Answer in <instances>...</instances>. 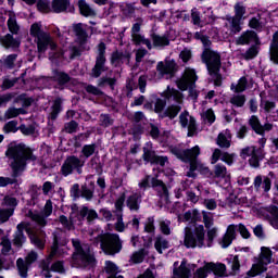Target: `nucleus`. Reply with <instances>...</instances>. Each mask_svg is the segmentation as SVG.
<instances>
[{"instance_id":"nucleus-49","label":"nucleus","mask_w":278,"mask_h":278,"mask_svg":"<svg viewBox=\"0 0 278 278\" xmlns=\"http://www.w3.org/2000/svg\"><path fill=\"white\" fill-rule=\"evenodd\" d=\"M14 214V208H5L2 207L0 210V223H8L10 220V216Z\"/></svg>"},{"instance_id":"nucleus-51","label":"nucleus","mask_w":278,"mask_h":278,"mask_svg":"<svg viewBox=\"0 0 278 278\" xmlns=\"http://www.w3.org/2000/svg\"><path fill=\"white\" fill-rule=\"evenodd\" d=\"M260 157H262V148L257 149V151L254 152V155L250 157V165L257 168V166H260Z\"/></svg>"},{"instance_id":"nucleus-64","label":"nucleus","mask_w":278,"mask_h":278,"mask_svg":"<svg viewBox=\"0 0 278 278\" xmlns=\"http://www.w3.org/2000/svg\"><path fill=\"white\" fill-rule=\"evenodd\" d=\"M194 38L195 40H201L202 45L204 47H210L211 45V41H210V38H207L205 35H203L201 31H197L194 34Z\"/></svg>"},{"instance_id":"nucleus-10","label":"nucleus","mask_w":278,"mask_h":278,"mask_svg":"<svg viewBox=\"0 0 278 278\" xmlns=\"http://www.w3.org/2000/svg\"><path fill=\"white\" fill-rule=\"evenodd\" d=\"M197 81V72L194 70L187 67L185 70V73L182 77L177 81V87L179 90H188L189 88V97L193 99V101H197L199 98V91L193 88L194 84Z\"/></svg>"},{"instance_id":"nucleus-24","label":"nucleus","mask_w":278,"mask_h":278,"mask_svg":"<svg viewBox=\"0 0 278 278\" xmlns=\"http://www.w3.org/2000/svg\"><path fill=\"white\" fill-rule=\"evenodd\" d=\"M143 160L159 166H166V164H168V157L155 155V152L147 149H144Z\"/></svg>"},{"instance_id":"nucleus-27","label":"nucleus","mask_w":278,"mask_h":278,"mask_svg":"<svg viewBox=\"0 0 278 278\" xmlns=\"http://www.w3.org/2000/svg\"><path fill=\"white\" fill-rule=\"evenodd\" d=\"M270 178L268 177H264L262 178V176H256L254 178V188L257 192H269L270 191Z\"/></svg>"},{"instance_id":"nucleus-22","label":"nucleus","mask_w":278,"mask_h":278,"mask_svg":"<svg viewBox=\"0 0 278 278\" xmlns=\"http://www.w3.org/2000/svg\"><path fill=\"white\" fill-rule=\"evenodd\" d=\"M179 123L181 127L188 129V136H194V131H197V119L190 115L188 112H182L179 116Z\"/></svg>"},{"instance_id":"nucleus-6","label":"nucleus","mask_w":278,"mask_h":278,"mask_svg":"<svg viewBox=\"0 0 278 278\" xmlns=\"http://www.w3.org/2000/svg\"><path fill=\"white\" fill-rule=\"evenodd\" d=\"M23 231L28 233L30 242H33L37 249H45V232L31 230V227L27 223H21L17 225V231L15 232L13 240L15 247H23L24 244L25 235H23Z\"/></svg>"},{"instance_id":"nucleus-7","label":"nucleus","mask_w":278,"mask_h":278,"mask_svg":"<svg viewBox=\"0 0 278 278\" xmlns=\"http://www.w3.org/2000/svg\"><path fill=\"white\" fill-rule=\"evenodd\" d=\"M184 244L187 249L205 248V227L197 225L194 229L190 226L185 227Z\"/></svg>"},{"instance_id":"nucleus-60","label":"nucleus","mask_w":278,"mask_h":278,"mask_svg":"<svg viewBox=\"0 0 278 278\" xmlns=\"http://www.w3.org/2000/svg\"><path fill=\"white\" fill-rule=\"evenodd\" d=\"M257 151V149H255V147H248V148H244L242 151H241V157L243 160H247V157H252L255 152Z\"/></svg>"},{"instance_id":"nucleus-61","label":"nucleus","mask_w":278,"mask_h":278,"mask_svg":"<svg viewBox=\"0 0 278 278\" xmlns=\"http://www.w3.org/2000/svg\"><path fill=\"white\" fill-rule=\"evenodd\" d=\"M202 117L206 123H210V125H212V123L216 121V115L214 114V111H212V109H208L206 112H204Z\"/></svg>"},{"instance_id":"nucleus-15","label":"nucleus","mask_w":278,"mask_h":278,"mask_svg":"<svg viewBox=\"0 0 278 278\" xmlns=\"http://www.w3.org/2000/svg\"><path fill=\"white\" fill-rule=\"evenodd\" d=\"M244 14H247V7H244L242 2H237L235 4V16L227 18L228 23H230V29L233 31V34L242 31V27L240 25H242V22L244 18H247Z\"/></svg>"},{"instance_id":"nucleus-59","label":"nucleus","mask_w":278,"mask_h":278,"mask_svg":"<svg viewBox=\"0 0 278 278\" xmlns=\"http://www.w3.org/2000/svg\"><path fill=\"white\" fill-rule=\"evenodd\" d=\"M270 60L274 64H278V43L270 46Z\"/></svg>"},{"instance_id":"nucleus-54","label":"nucleus","mask_w":278,"mask_h":278,"mask_svg":"<svg viewBox=\"0 0 278 278\" xmlns=\"http://www.w3.org/2000/svg\"><path fill=\"white\" fill-rule=\"evenodd\" d=\"M257 53H260V49L257 46H253L243 54V58L245 60H253V58H256Z\"/></svg>"},{"instance_id":"nucleus-28","label":"nucleus","mask_w":278,"mask_h":278,"mask_svg":"<svg viewBox=\"0 0 278 278\" xmlns=\"http://www.w3.org/2000/svg\"><path fill=\"white\" fill-rule=\"evenodd\" d=\"M253 42L254 45H257L260 42V39L257 38V34L253 30H248L243 33L238 39V45H251Z\"/></svg>"},{"instance_id":"nucleus-17","label":"nucleus","mask_w":278,"mask_h":278,"mask_svg":"<svg viewBox=\"0 0 278 278\" xmlns=\"http://www.w3.org/2000/svg\"><path fill=\"white\" fill-rule=\"evenodd\" d=\"M51 214H53V202H51V200H48L43 206L41 214L29 211L27 216L28 218H31L34 223H37V225H39L40 227H45V225H47V218H49Z\"/></svg>"},{"instance_id":"nucleus-11","label":"nucleus","mask_w":278,"mask_h":278,"mask_svg":"<svg viewBox=\"0 0 278 278\" xmlns=\"http://www.w3.org/2000/svg\"><path fill=\"white\" fill-rule=\"evenodd\" d=\"M210 273H213L215 277H225L227 275V266L223 263L204 262V265L193 273V278H207Z\"/></svg>"},{"instance_id":"nucleus-62","label":"nucleus","mask_w":278,"mask_h":278,"mask_svg":"<svg viewBox=\"0 0 278 278\" xmlns=\"http://www.w3.org/2000/svg\"><path fill=\"white\" fill-rule=\"evenodd\" d=\"M94 144H86L83 147L81 153L85 157H90L94 154Z\"/></svg>"},{"instance_id":"nucleus-42","label":"nucleus","mask_w":278,"mask_h":278,"mask_svg":"<svg viewBox=\"0 0 278 278\" xmlns=\"http://www.w3.org/2000/svg\"><path fill=\"white\" fill-rule=\"evenodd\" d=\"M207 239L205 242V247H212V242H214V239L216 238V236H218V228L217 227H213V228H207Z\"/></svg>"},{"instance_id":"nucleus-47","label":"nucleus","mask_w":278,"mask_h":278,"mask_svg":"<svg viewBox=\"0 0 278 278\" xmlns=\"http://www.w3.org/2000/svg\"><path fill=\"white\" fill-rule=\"evenodd\" d=\"M153 45L154 47H168L169 41L168 38H166L165 36L154 35Z\"/></svg>"},{"instance_id":"nucleus-8","label":"nucleus","mask_w":278,"mask_h":278,"mask_svg":"<svg viewBox=\"0 0 278 278\" xmlns=\"http://www.w3.org/2000/svg\"><path fill=\"white\" fill-rule=\"evenodd\" d=\"M273 263V251L268 248H261V254L258 257L254 258V263L251 269L248 271V277H257L262 273L268 270V265Z\"/></svg>"},{"instance_id":"nucleus-53","label":"nucleus","mask_w":278,"mask_h":278,"mask_svg":"<svg viewBox=\"0 0 278 278\" xmlns=\"http://www.w3.org/2000/svg\"><path fill=\"white\" fill-rule=\"evenodd\" d=\"M17 126H18V123L16 121H11L5 124L4 131L7 134H16V131H18Z\"/></svg>"},{"instance_id":"nucleus-9","label":"nucleus","mask_w":278,"mask_h":278,"mask_svg":"<svg viewBox=\"0 0 278 278\" xmlns=\"http://www.w3.org/2000/svg\"><path fill=\"white\" fill-rule=\"evenodd\" d=\"M98 240L100 241V247L102 251L106 255H114L116 253H121V249H123V244L121 243V238H118V235H98Z\"/></svg>"},{"instance_id":"nucleus-63","label":"nucleus","mask_w":278,"mask_h":278,"mask_svg":"<svg viewBox=\"0 0 278 278\" xmlns=\"http://www.w3.org/2000/svg\"><path fill=\"white\" fill-rule=\"evenodd\" d=\"M0 244L2 247V255H7L10 251H12V244L10 243V240L3 238Z\"/></svg>"},{"instance_id":"nucleus-48","label":"nucleus","mask_w":278,"mask_h":278,"mask_svg":"<svg viewBox=\"0 0 278 278\" xmlns=\"http://www.w3.org/2000/svg\"><path fill=\"white\" fill-rule=\"evenodd\" d=\"M250 125L256 134H264V127L260 125V119L256 116L250 118Z\"/></svg>"},{"instance_id":"nucleus-38","label":"nucleus","mask_w":278,"mask_h":278,"mask_svg":"<svg viewBox=\"0 0 278 278\" xmlns=\"http://www.w3.org/2000/svg\"><path fill=\"white\" fill-rule=\"evenodd\" d=\"M8 27L11 34H18V30L21 29L16 22V15L12 12H9Z\"/></svg>"},{"instance_id":"nucleus-44","label":"nucleus","mask_w":278,"mask_h":278,"mask_svg":"<svg viewBox=\"0 0 278 278\" xmlns=\"http://www.w3.org/2000/svg\"><path fill=\"white\" fill-rule=\"evenodd\" d=\"M81 216H86L87 220H94V218H98L99 215L97 214V211L92 208H88L84 206L80 211Z\"/></svg>"},{"instance_id":"nucleus-32","label":"nucleus","mask_w":278,"mask_h":278,"mask_svg":"<svg viewBox=\"0 0 278 278\" xmlns=\"http://www.w3.org/2000/svg\"><path fill=\"white\" fill-rule=\"evenodd\" d=\"M129 58H131V54L128 52L123 53V52H114L111 58L112 64L114 66H118V64H123L126 62V64H129Z\"/></svg>"},{"instance_id":"nucleus-39","label":"nucleus","mask_w":278,"mask_h":278,"mask_svg":"<svg viewBox=\"0 0 278 278\" xmlns=\"http://www.w3.org/2000/svg\"><path fill=\"white\" fill-rule=\"evenodd\" d=\"M105 270L110 275L109 278H123L122 275L116 276L118 274V266L111 261L105 262Z\"/></svg>"},{"instance_id":"nucleus-43","label":"nucleus","mask_w":278,"mask_h":278,"mask_svg":"<svg viewBox=\"0 0 278 278\" xmlns=\"http://www.w3.org/2000/svg\"><path fill=\"white\" fill-rule=\"evenodd\" d=\"M154 247H155L157 253H162L163 251H165V249H168L169 243L166 239L159 237V238H156Z\"/></svg>"},{"instance_id":"nucleus-14","label":"nucleus","mask_w":278,"mask_h":278,"mask_svg":"<svg viewBox=\"0 0 278 278\" xmlns=\"http://www.w3.org/2000/svg\"><path fill=\"white\" fill-rule=\"evenodd\" d=\"M166 99H173L177 104H172L168 106V109L165 111V116H168V118H175L177 114L181 111V103L184 101V96L178 90L167 87V90L165 92Z\"/></svg>"},{"instance_id":"nucleus-2","label":"nucleus","mask_w":278,"mask_h":278,"mask_svg":"<svg viewBox=\"0 0 278 278\" xmlns=\"http://www.w3.org/2000/svg\"><path fill=\"white\" fill-rule=\"evenodd\" d=\"M7 157L13 160L11 163L13 172L18 175L25 170L27 166V160H36V156L31 153V150L24 144L11 143L5 152Z\"/></svg>"},{"instance_id":"nucleus-33","label":"nucleus","mask_w":278,"mask_h":278,"mask_svg":"<svg viewBox=\"0 0 278 278\" xmlns=\"http://www.w3.org/2000/svg\"><path fill=\"white\" fill-rule=\"evenodd\" d=\"M140 203H142V200L138 193H134L126 201V205L131 212H138V210H140Z\"/></svg>"},{"instance_id":"nucleus-37","label":"nucleus","mask_w":278,"mask_h":278,"mask_svg":"<svg viewBox=\"0 0 278 278\" xmlns=\"http://www.w3.org/2000/svg\"><path fill=\"white\" fill-rule=\"evenodd\" d=\"M78 8L80 10V14L83 16H94V11L90 8V4L86 2V0L78 1Z\"/></svg>"},{"instance_id":"nucleus-5","label":"nucleus","mask_w":278,"mask_h":278,"mask_svg":"<svg viewBox=\"0 0 278 278\" xmlns=\"http://www.w3.org/2000/svg\"><path fill=\"white\" fill-rule=\"evenodd\" d=\"M72 244L75 252L72 257L73 266L76 268H87V266H94V256L90 252L88 244H81L79 239H73Z\"/></svg>"},{"instance_id":"nucleus-46","label":"nucleus","mask_w":278,"mask_h":278,"mask_svg":"<svg viewBox=\"0 0 278 278\" xmlns=\"http://www.w3.org/2000/svg\"><path fill=\"white\" fill-rule=\"evenodd\" d=\"M230 103L232 105H236V108H242V105L247 103V98L244 97V94H235L230 99Z\"/></svg>"},{"instance_id":"nucleus-29","label":"nucleus","mask_w":278,"mask_h":278,"mask_svg":"<svg viewBox=\"0 0 278 278\" xmlns=\"http://www.w3.org/2000/svg\"><path fill=\"white\" fill-rule=\"evenodd\" d=\"M214 179L217 181H229V172H227V167L223 164L215 165L214 168Z\"/></svg>"},{"instance_id":"nucleus-41","label":"nucleus","mask_w":278,"mask_h":278,"mask_svg":"<svg viewBox=\"0 0 278 278\" xmlns=\"http://www.w3.org/2000/svg\"><path fill=\"white\" fill-rule=\"evenodd\" d=\"M59 112H62V99H60V98L54 100V103L52 105V112L50 114V118H52V121H55V118H58Z\"/></svg>"},{"instance_id":"nucleus-21","label":"nucleus","mask_w":278,"mask_h":278,"mask_svg":"<svg viewBox=\"0 0 278 278\" xmlns=\"http://www.w3.org/2000/svg\"><path fill=\"white\" fill-rule=\"evenodd\" d=\"M140 23H135L131 27V40L134 45L140 46L144 45L148 49H153V45H151V40L147 39L142 34H140Z\"/></svg>"},{"instance_id":"nucleus-1","label":"nucleus","mask_w":278,"mask_h":278,"mask_svg":"<svg viewBox=\"0 0 278 278\" xmlns=\"http://www.w3.org/2000/svg\"><path fill=\"white\" fill-rule=\"evenodd\" d=\"M30 36L35 38L37 42V49L39 53H45L47 49H51L49 58L51 62H58V60H73L76 55H79V49L64 47V50L58 49V45L53 40V37L49 33L42 30V24L35 23L30 26Z\"/></svg>"},{"instance_id":"nucleus-12","label":"nucleus","mask_w":278,"mask_h":278,"mask_svg":"<svg viewBox=\"0 0 278 278\" xmlns=\"http://www.w3.org/2000/svg\"><path fill=\"white\" fill-rule=\"evenodd\" d=\"M202 60L206 64L210 75L217 77L215 86H220V80H218V71H220V55L210 49H205L202 54Z\"/></svg>"},{"instance_id":"nucleus-18","label":"nucleus","mask_w":278,"mask_h":278,"mask_svg":"<svg viewBox=\"0 0 278 278\" xmlns=\"http://www.w3.org/2000/svg\"><path fill=\"white\" fill-rule=\"evenodd\" d=\"M105 43L101 42L98 46V55L96 58V65L91 71L92 77H101V73H105Z\"/></svg>"},{"instance_id":"nucleus-13","label":"nucleus","mask_w":278,"mask_h":278,"mask_svg":"<svg viewBox=\"0 0 278 278\" xmlns=\"http://www.w3.org/2000/svg\"><path fill=\"white\" fill-rule=\"evenodd\" d=\"M239 230L240 236L242 238H251V232H249V229H247V226L239 224V225H229L227 227L226 233L224 235L223 239L219 241V244L222 249H227L228 247H231V242L236 240V231Z\"/></svg>"},{"instance_id":"nucleus-45","label":"nucleus","mask_w":278,"mask_h":278,"mask_svg":"<svg viewBox=\"0 0 278 278\" xmlns=\"http://www.w3.org/2000/svg\"><path fill=\"white\" fill-rule=\"evenodd\" d=\"M20 114H25V110L23 109H16V108H10L5 113H4V118L10 119V118H16Z\"/></svg>"},{"instance_id":"nucleus-40","label":"nucleus","mask_w":278,"mask_h":278,"mask_svg":"<svg viewBox=\"0 0 278 278\" xmlns=\"http://www.w3.org/2000/svg\"><path fill=\"white\" fill-rule=\"evenodd\" d=\"M247 77H241L238 80V84H231L230 90H232L233 92H244L247 90Z\"/></svg>"},{"instance_id":"nucleus-36","label":"nucleus","mask_w":278,"mask_h":278,"mask_svg":"<svg viewBox=\"0 0 278 278\" xmlns=\"http://www.w3.org/2000/svg\"><path fill=\"white\" fill-rule=\"evenodd\" d=\"M0 42L2 47H5V49H10V47H18L20 42L14 39V37L11 34H7L3 37H0Z\"/></svg>"},{"instance_id":"nucleus-30","label":"nucleus","mask_w":278,"mask_h":278,"mask_svg":"<svg viewBox=\"0 0 278 278\" xmlns=\"http://www.w3.org/2000/svg\"><path fill=\"white\" fill-rule=\"evenodd\" d=\"M88 26L86 24L74 25V34L80 45H84L88 40V33H86Z\"/></svg>"},{"instance_id":"nucleus-4","label":"nucleus","mask_w":278,"mask_h":278,"mask_svg":"<svg viewBox=\"0 0 278 278\" xmlns=\"http://www.w3.org/2000/svg\"><path fill=\"white\" fill-rule=\"evenodd\" d=\"M62 247H66V241H64L62 244H60V241L58 240V237L54 236V242H53V245L51 248L50 255L46 261H43L40 264L41 275L43 277L50 278L51 277V270H52V273H64V265L62 264V262H55L51 266V258L55 257V255H62L64 253L63 251L66 248H62Z\"/></svg>"},{"instance_id":"nucleus-52","label":"nucleus","mask_w":278,"mask_h":278,"mask_svg":"<svg viewBox=\"0 0 278 278\" xmlns=\"http://www.w3.org/2000/svg\"><path fill=\"white\" fill-rule=\"evenodd\" d=\"M37 8L39 10V12H51L53 11L51 4H49V0H39L37 3Z\"/></svg>"},{"instance_id":"nucleus-20","label":"nucleus","mask_w":278,"mask_h":278,"mask_svg":"<svg viewBox=\"0 0 278 278\" xmlns=\"http://www.w3.org/2000/svg\"><path fill=\"white\" fill-rule=\"evenodd\" d=\"M195 268L197 265H188L186 260H182L180 265L178 262H175L172 278H190V270H194Z\"/></svg>"},{"instance_id":"nucleus-19","label":"nucleus","mask_w":278,"mask_h":278,"mask_svg":"<svg viewBox=\"0 0 278 278\" xmlns=\"http://www.w3.org/2000/svg\"><path fill=\"white\" fill-rule=\"evenodd\" d=\"M81 168H84V162H81L77 156H70L66 159L65 164L62 165L61 170L64 177H68L73 170H77V173L80 174Z\"/></svg>"},{"instance_id":"nucleus-25","label":"nucleus","mask_w":278,"mask_h":278,"mask_svg":"<svg viewBox=\"0 0 278 278\" xmlns=\"http://www.w3.org/2000/svg\"><path fill=\"white\" fill-rule=\"evenodd\" d=\"M177 64H175L174 60L166 59L165 63L164 62H159L157 64V72L160 75H173L175 73V67Z\"/></svg>"},{"instance_id":"nucleus-55","label":"nucleus","mask_w":278,"mask_h":278,"mask_svg":"<svg viewBox=\"0 0 278 278\" xmlns=\"http://www.w3.org/2000/svg\"><path fill=\"white\" fill-rule=\"evenodd\" d=\"M143 260H144V250L135 252L130 257V262H132V264H140Z\"/></svg>"},{"instance_id":"nucleus-57","label":"nucleus","mask_w":278,"mask_h":278,"mask_svg":"<svg viewBox=\"0 0 278 278\" xmlns=\"http://www.w3.org/2000/svg\"><path fill=\"white\" fill-rule=\"evenodd\" d=\"M126 225L123 222V213H117V222L115 223L116 231L123 232L126 229Z\"/></svg>"},{"instance_id":"nucleus-34","label":"nucleus","mask_w":278,"mask_h":278,"mask_svg":"<svg viewBox=\"0 0 278 278\" xmlns=\"http://www.w3.org/2000/svg\"><path fill=\"white\" fill-rule=\"evenodd\" d=\"M71 2L68 0H53L52 1V12L60 14V12H66Z\"/></svg>"},{"instance_id":"nucleus-16","label":"nucleus","mask_w":278,"mask_h":278,"mask_svg":"<svg viewBox=\"0 0 278 278\" xmlns=\"http://www.w3.org/2000/svg\"><path fill=\"white\" fill-rule=\"evenodd\" d=\"M154 170V176H147L139 182V188H149L151 186L154 188V190H157L160 197H167L168 195V189H166V185H164V181L157 179L160 177L159 174H155V168Z\"/></svg>"},{"instance_id":"nucleus-31","label":"nucleus","mask_w":278,"mask_h":278,"mask_svg":"<svg viewBox=\"0 0 278 278\" xmlns=\"http://www.w3.org/2000/svg\"><path fill=\"white\" fill-rule=\"evenodd\" d=\"M217 144L222 149H229L231 147V132L227 129L222 131L217 137Z\"/></svg>"},{"instance_id":"nucleus-3","label":"nucleus","mask_w":278,"mask_h":278,"mask_svg":"<svg viewBox=\"0 0 278 278\" xmlns=\"http://www.w3.org/2000/svg\"><path fill=\"white\" fill-rule=\"evenodd\" d=\"M173 153L182 162H189L190 170L188 177H194V170H199L202 175H211L210 168L202 163H199L197 157L201 154L199 146L189 150H173Z\"/></svg>"},{"instance_id":"nucleus-35","label":"nucleus","mask_w":278,"mask_h":278,"mask_svg":"<svg viewBox=\"0 0 278 278\" xmlns=\"http://www.w3.org/2000/svg\"><path fill=\"white\" fill-rule=\"evenodd\" d=\"M268 212V220L274 227V229H278V207L277 206H269L267 208Z\"/></svg>"},{"instance_id":"nucleus-50","label":"nucleus","mask_w":278,"mask_h":278,"mask_svg":"<svg viewBox=\"0 0 278 278\" xmlns=\"http://www.w3.org/2000/svg\"><path fill=\"white\" fill-rule=\"evenodd\" d=\"M18 205V201H16V198H12L10 195L4 198L3 206L7 210H13Z\"/></svg>"},{"instance_id":"nucleus-23","label":"nucleus","mask_w":278,"mask_h":278,"mask_svg":"<svg viewBox=\"0 0 278 278\" xmlns=\"http://www.w3.org/2000/svg\"><path fill=\"white\" fill-rule=\"evenodd\" d=\"M36 260H38V254H36V252L28 253V255L26 256V263L25 261H23V258L17 260V270L21 277L23 278L27 277V270H28L27 264H31L36 262Z\"/></svg>"},{"instance_id":"nucleus-58","label":"nucleus","mask_w":278,"mask_h":278,"mask_svg":"<svg viewBox=\"0 0 278 278\" xmlns=\"http://www.w3.org/2000/svg\"><path fill=\"white\" fill-rule=\"evenodd\" d=\"M203 223H204V227L206 229H211V227H213L214 225V218L210 216V213L203 211Z\"/></svg>"},{"instance_id":"nucleus-26","label":"nucleus","mask_w":278,"mask_h":278,"mask_svg":"<svg viewBox=\"0 0 278 278\" xmlns=\"http://www.w3.org/2000/svg\"><path fill=\"white\" fill-rule=\"evenodd\" d=\"M179 223H201V213L197 208L186 212L184 215H178Z\"/></svg>"},{"instance_id":"nucleus-56","label":"nucleus","mask_w":278,"mask_h":278,"mask_svg":"<svg viewBox=\"0 0 278 278\" xmlns=\"http://www.w3.org/2000/svg\"><path fill=\"white\" fill-rule=\"evenodd\" d=\"M144 231H147V233H154L155 232V219H153V217H149L146 220Z\"/></svg>"}]
</instances>
